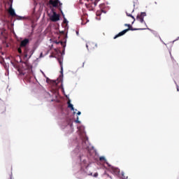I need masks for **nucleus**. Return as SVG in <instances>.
Listing matches in <instances>:
<instances>
[{"instance_id":"12","label":"nucleus","mask_w":179,"mask_h":179,"mask_svg":"<svg viewBox=\"0 0 179 179\" xmlns=\"http://www.w3.org/2000/svg\"><path fill=\"white\" fill-rule=\"evenodd\" d=\"M80 114H82L81 113H77V118L76 120V122L77 124H80V121H79V115H80Z\"/></svg>"},{"instance_id":"19","label":"nucleus","mask_w":179,"mask_h":179,"mask_svg":"<svg viewBox=\"0 0 179 179\" xmlns=\"http://www.w3.org/2000/svg\"><path fill=\"white\" fill-rule=\"evenodd\" d=\"M171 59H172V62L174 64V62H176V60H174V58H171Z\"/></svg>"},{"instance_id":"21","label":"nucleus","mask_w":179,"mask_h":179,"mask_svg":"<svg viewBox=\"0 0 179 179\" xmlns=\"http://www.w3.org/2000/svg\"><path fill=\"white\" fill-rule=\"evenodd\" d=\"M77 36H79V31H76Z\"/></svg>"},{"instance_id":"3","label":"nucleus","mask_w":179,"mask_h":179,"mask_svg":"<svg viewBox=\"0 0 179 179\" xmlns=\"http://www.w3.org/2000/svg\"><path fill=\"white\" fill-rule=\"evenodd\" d=\"M49 3L50 5H52L53 8H59V6H62V3L59 2V0H50Z\"/></svg>"},{"instance_id":"17","label":"nucleus","mask_w":179,"mask_h":179,"mask_svg":"<svg viewBox=\"0 0 179 179\" xmlns=\"http://www.w3.org/2000/svg\"><path fill=\"white\" fill-rule=\"evenodd\" d=\"M99 159H100L101 161H102V160H106V158H105L104 157H101L99 158Z\"/></svg>"},{"instance_id":"10","label":"nucleus","mask_w":179,"mask_h":179,"mask_svg":"<svg viewBox=\"0 0 179 179\" xmlns=\"http://www.w3.org/2000/svg\"><path fill=\"white\" fill-rule=\"evenodd\" d=\"M57 61L60 65V68H61V71H60V73H62V75H64V66L62 64L63 60L61 58L57 59Z\"/></svg>"},{"instance_id":"16","label":"nucleus","mask_w":179,"mask_h":179,"mask_svg":"<svg viewBox=\"0 0 179 179\" xmlns=\"http://www.w3.org/2000/svg\"><path fill=\"white\" fill-rule=\"evenodd\" d=\"M19 54H22V48H19L17 50Z\"/></svg>"},{"instance_id":"25","label":"nucleus","mask_w":179,"mask_h":179,"mask_svg":"<svg viewBox=\"0 0 179 179\" xmlns=\"http://www.w3.org/2000/svg\"><path fill=\"white\" fill-rule=\"evenodd\" d=\"M96 15L99 16V13H96Z\"/></svg>"},{"instance_id":"1","label":"nucleus","mask_w":179,"mask_h":179,"mask_svg":"<svg viewBox=\"0 0 179 179\" xmlns=\"http://www.w3.org/2000/svg\"><path fill=\"white\" fill-rule=\"evenodd\" d=\"M124 26H128L129 28L122 31L118 34L115 36L114 38H113L114 40H115V38H118V37H121V36H124V34H125V33H127V31H129V30H131V31H134L135 30H138V29H133L132 26H131V24H125Z\"/></svg>"},{"instance_id":"13","label":"nucleus","mask_w":179,"mask_h":179,"mask_svg":"<svg viewBox=\"0 0 179 179\" xmlns=\"http://www.w3.org/2000/svg\"><path fill=\"white\" fill-rule=\"evenodd\" d=\"M127 16H129V17H132L133 18V22H132V24H134V22H135V17H134V15L127 13Z\"/></svg>"},{"instance_id":"4","label":"nucleus","mask_w":179,"mask_h":179,"mask_svg":"<svg viewBox=\"0 0 179 179\" xmlns=\"http://www.w3.org/2000/svg\"><path fill=\"white\" fill-rule=\"evenodd\" d=\"M29 43H30V40H29V38H25L20 42V48H26Z\"/></svg>"},{"instance_id":"7","label":"nucleus","mask_w":179,"mask_h":179,"mask_svg":"<svg viewBox=\"0 0 179 179\" xmlns=\"http://www.w3.org/2000/svg\"><path fill=\"white\" fill-rule=\"evenodd\" d=\"M50 20L52 22H58V20H59V15L57 14L55 12H53V15L50 17Z\"/></svg>"},{"instance_id":"6","label":"nucleus","mask_w":179,"mask_h":179,"mask_svg":"<svg viewBox=\"0 0 179 179\" xmlns=\"http://www.w3.org/2000/svg\"><path fill=\"white\" fill-rule=\"evenodd\" d=\"M145 16H146V13L143 12L141 13V15H137L136 20H138V22H140L141 23H143V18L145 17Z\"/></svg>"},{"instance_id":"5","label":"nucleus","mask_w":179,"mask_h":179,"mask_svg":"<svg viewBox=\"0 0 179 179\" xmlns=\"http://www.w3.org/2000/svg\"><path fill=\"white\" fill-rule=\"evenodd\" d=\"M106 164H108V166L110 167V171H112L113 174H115L116 176H118V174H120V169L111 166V165L108 164V163H106Z\"/></svg>"},{"instance_id":"15","label":"nucleus","mask_w":179,"mask_h":179,"mask_svg":"<svg viewBox=\"0 0 179 179\" xmlns=\"http://www.w3.org/2000/svg\"><path fill=\"white\" fill-rule=\"evenodd\" d=\"M99 1H100V0H95V1L94 2V6H97V3L99 2Z\"/></svg>"},{"instance_id":"23","label":"nucleus","mask_w":179,"mask_h":179,"mask_svg":"<svg viewBox=\"0 0 179 179\" xmlns=\"http://www.w3.org/2000/svg\"><path fill=\"white\" fill-rule=\"evenodd\" d=\"M177 90H178V92L179 91L178 87H177Z\"/></svg>"},{"instance_id":"26","label":"nucleus","mask_w":179,"mask_h":179,"mask_svg":"<svg viewBox=\"0 0 179 179\" xmlns=\"http://www.w3.org/2000/svg\"><path fill=\"white\" fill-rule=\"evenodd\" d=\"M47 82H48V79L47 80Z\"/></svg>"},{"instance_id":"2","label":"nucleus","mask_w":179,"mask_h":179,"mask_svg":"<svg viewBox=\"0 0 179 179\" xmlns=\"http://www.w3.org/2000/svg\"><path fill=\"white\" fill-rule=\"evenodd\" d=\"M34 54V49H30V48L27 47L24 50V57L27 58V59H30L31 58V55Z\"/></svg>"},{"instance_id":"20","label":"nucleus","mask_w":179,"mask_h":179,"mask_svg":"<svg viewBox=\"0 0 179 179\" xmlns=\"http://www.w3.org/2000/svg\"><path fill=\"white\" fill-rule=\"evenodd\" d=\"M59 10H60L61 13H62V15H64V13H62V10H61V8H59Z\"/></svg>"},{"instance_id":"24","label":"nucleus","mask_w":179,"mask_h":179,"mask_svg":"<svg viewBox=\"0 0 179 179\" xmlns=\"http://www.w3.org/2000/svg\"><path fill=\"white\" fill-rule=\"evenodd\" d=\"M66 21V19H64V22L65 23V22Z\"/></svg>"},{"instance_id":"11","label":"nucleus","mask_w":179,"mask_h":179,"mask_svg":"<svg viewBox=\"0 0 179 179\" xmlns=\"http://www.w3.org/2000/svg\"><path fill=\"white\" fill-rule=\"evenodd\" d=\"M67 104H68V108H70V110H71V111H75V108H73V105L72 103H71V99L68 100Z\"/></svg>"},{"instance_id":"18","label":"nucleus","mask_w":179,"mask_h":179,"mask_svg":"<svg viewBox=\"0 0 179 179\" xmlns=\"http://www.w3.org/2000/svg\"><path fill=\"white\" fill-rule=\"evenodd\" d=\"M99 176V173H95L94 174V177H97Z\"/></svg>"},{"instance_id":"22","label":"nucleus","mask_w":179,"mask_h":179,"mask_svg":"<svg viewBox=\"0 0 179 179\" xmlns=\"http://www.w3.org/2000/svg\"><path fill=\"white\" fill-rule=\"evenodd\" d=\"M62 45H64V42H60Z\"/></svg>"},{"instance_id":"9","label":"nucleus","mask_w":179,"mask_h":179,"mask_svg":"<svg viewBox=\"0 0 179 179\" xmlns=\"http://www.w3.org/2000/svg\"><path fill=\"white\" fill-rule=\"evenodd\" d=\"M86 47H87V50H92L94 49V48L96 47V45L94 44V43L90 42L86 44Z\"/></svg>"},{"instance_id":"8","label":"nucleus","mask_w":179,"mask_h":179,"mask_svg":"<svg viewBox=\"0 0 179 179\" xmlns=\"http://www.w3.org/2000/svg\"><path fill=\"white\" fill-rule=\"evenodd\" d=\"M8 13L14 17V16H16V13H15V10L12 8V4L10 5V7L8 8Z\"/></svg>"},{"instance_id":"14","label":"nucleus","mask_w":179,"mask_h":179,"mask_svg":"<svg viewBox=\"0 0 179 179\" xmlns=\"http://www.w3.org/2000/svg\"><path fill=\"white\" fill-rule=\"evenodd\" d=\"M104 6H106V4H104V3L99 5V7L101 8V9H103V8H104Z\"/></svg>"}]
</instances>
